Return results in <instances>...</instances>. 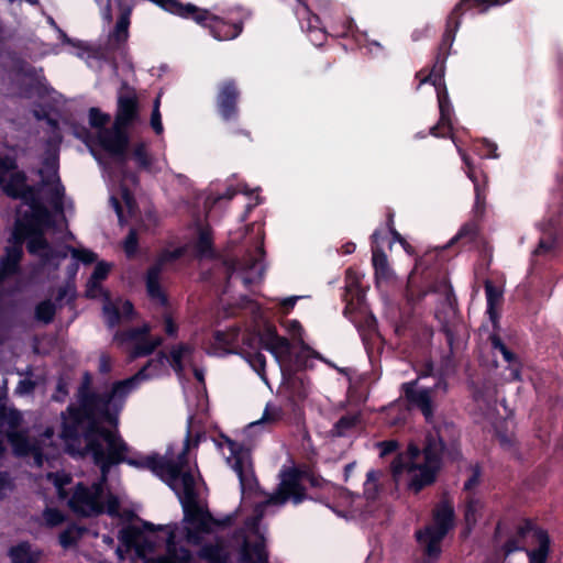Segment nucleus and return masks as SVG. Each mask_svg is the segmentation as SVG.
I'll return each instance as SVG.
<instances>
[{
  "label": "nucleus",
  "mask_w": 563,
  "mask_h": 563,
  "mask_svg": "<svg viewBox=\"0 0 563 563\" xmlns=\"http://www.w3.org/2000/svg\"><path fill=\"white\" fill-rule=\"evenodd\" d=\"M139 119V102L134 93L122 95L118 99L115 121L111 129L98 133L99 143L112 155H124L129 137L124 131Z\"/></svg>",
  "instance_id": "obj_7"
},
{
  "label": "nucleus",
  "mask_w": 563,
  "mask_h": 563,
  "mask_svg": "<svg viewBox=\"0 0 563 563\" xmlns=\"http://www.w3.org/2000/svg\"><path fill=\"white\" fill-rule=\"evenodd\" d=\"M178 526H167L166 553L157 558H146V550L139 543L137 536H131L130 531L120 532V540L128 547H135L144 563H198L197 558L185 547H179L176 542Z\"/></svg>",
  "instance_id": "obj_10"
},
{
  "label": "nucleus",
  "mask_w": 563,
  "mask_h": 563,
  "mask_svg": "<svg viewBox=\"0 0 563 563\" xmlns=\"http://www.w3.org/2000/svg\"><path fill=\"white\" fill-rule=\"evenodd\" d=\"M490 0H462L454 9V11L452 12V14L449 16V20H448V24L449 26L450 25H454V27H457L459 25V20L455 18V14L456 12H459L461 9L465 8V9H470V8H473V7H478V5H483V4H487L489 3Z\"/></svg>",
  "instance_id": "obj_38"
},
{
  "label": "nucleus",
  "mask_w": 563,
  "mask_h": 563,
  "mask_svg": "<svg viewBox=\"0 0 563 563\" xmlns=\"http://www.w3.org/2000/svg\"><path fill=\"white\" fill-rule=\"evenodd\" d=\"M424 82H431L437 90L438 102L440 109V121L437 126L431 129V134L439 136L440 133L437 131L440 129H446L450 131L451 125V106L448 98V92L443 87V68L442 66L435 67L428 76L420 79V85ZM445 132L441 133L444 136Z\"/></svg>",
  "instance_id": "obj_14"
},
{
  "label": "nucleus",
  "mask_w": 563,
  "mask_h": 563,
  "mask_svg": "<svg viewBox=\"0 0 563 563\" xmlns=\"http://www.w3.org/2000/svg\"><path fill=\"white\" fill-rule=\"evenodd\" d=\"M250 365L253 367V369L261 376V378L266 382L265 376V365L266 360L265 356L262 353H254L250 354L247 358Z\"/></svg>",
  "instance_id": "obj_40"
},
{
  "label": "nucleus",
  "mask_w": 563,
  "mask_h": 563,
  "mask_svg": "<svg viewBox=\"0 0 563 563\" xmlns=\"http://www.w3.org/2000/svg\"><path fill=\"white\" fill-rule=\"evenodd\" d=\"M159 106H161V96H157L154 101L153 112L151 115V126L155 131L156 134H162L164 131Z\"/></svg>",
  "instance_id": "obj_41"
},
{
  "label": "nucleus",
  "mask_w": 563,
  "mask_h": 563,
  "mask_svg": "<svg viewBox=\"0 0 563 563\" xmlns=\"http://www.w3.org/2000/svg\"><path fill=\"white\" fill-rule=\"evenodd\" d=\"M62 420L59 438L65 444V451L70 455H91L93 462L100 466L103 478L113 465L126 463L136 468L150 470L166 482L181 504L183 533L188 543L198 545L205 536L232 523V516L214 518L208 508L198 501L194 471L187 459L188 435L177 460H174V454L170 452L165 456L139 453L131 455L130 448L122 438L115 431L106 430L102 427L104 422L115 427L119 416L115 420L101 417L95 408L88 409L84 400L77 399V405H70L67 411L62 413Z\"/></svg>",
  "instance_id": "obj_1"
},
{
  "label": "nucleus",
  "mask_w": 563,
  "mask_h": 563,
  "mask_svg": "<svg viewBox=\"0 0 563 563\" xmlns=\"http://www.w3.org/2000/svg\"><path fill=\"white\" fill-rule=\"evenodd\" d=\"M13 563H35L40 558V552L33 551L29 543H21L10 551Z\"/></svg>",
  "instance_id": "obj_30"
},
{
  "label": "nucleus",
  "mask_w": 563,
  "mask_h": 563,
  "mask_svg": "<svg viewBox=\"0 0 563 563\" xmlns=\"http://www.w3.org/2000/svg\"><path fill=\"white\" fill-rule=\"evenodd\" d=\"M96 1L99 5H103V8L101 10V15L104 21L110 23L112 21V13H111L109 0H96Z\"/></svg>",
  "instance_id": "obj_55"
},
{
  "label": "nucleus",
  "mask_w": 563,
  "mask_h": 563,
  "mask_svg": "<svg viewBox=\"0 0 563 563\" xmlns=\"http://www.w3.org/2000/svg\"><path fill=\"white\" fill-rule=\"evenodd\" d=\"M196 364V351L186 343H180L170 349L169 365L174 372L181 378L187 368Z\"/></svg>",
  "instance_id": "obj_19"
},
{
  "label": "nucleus",
  "mask_w": 563,
  "mask_h": 563,
  "mask_svg": "<svg viewBox=\"0 0 563 563\" xmlns=\"http://www.w3.org/2000/svg\"><path fill=\"white\" fill-rule=\"evenodd\" d=\"M241 559L244 563H267V552L264 540L260 538L253 544L247 540L244 541L241 550Z\"/></svg>",
  "instance_id": "obj_25"
},
{
  "label": "nucleus",
  "mask_w": 563,
  "mask_h": 563,
  "mask_svg": "<svg viewBox=\"0 0 563 563\" xmlns=\"http://www.w3.org/2000/svg\"><path fill=\"white\" fill-rule=\"evenodd\" d=\"M377 446L380 450L379 455L382 457H384V456L390 454L391 452L396 451L398 443L394 440H389V441L379 442L377 444Z\"/></svg>",
  "instance_id": "obj_51"
},
{
  "label": "nucleus",
  "mask_w": 563,
  "mask_h": 563,
  "mask_svg": "<svg viewBox=\"0 0 563 563\" xmlns=\"http://www.w3.org/2000/svg\"><path fill=\"white\" fill-rule=\"evenodd\" d=\"M356 417L354 416H344L336 423L335 429L338 434H343L345 430L350 429L356 423Z\"/></svg>",
  "instance_id": "obj_48"
},
{
  "label": "nucleus",
  "mask_w": 563,
  "mask_h": 563,
  "mask_svg": "<svg viewBox=\"0 0 563 563\" xmlns=\"http://www.w3.org/2000/svg\"><path fill=\"white\" fill-rule=\"evenodd\" d=\"M110 121V115L97 108L89 110V123L95 128H103Z\"/></svg>",
  "instance_id": "obj_44"
},
{
  "label": "nucleus",
  "mask_w": 563,
  "mask_h": 563,
  "mask_svg": "<svg viewBox=\"0 0 563 563\" xmlns=\"http://www.w3.org/2000/svg\"><path fill=\"white\" fill-rule=\"evenodd\" d=\"M120 195H121V199L124 203V207L126 208L128 213L132 214L134 212V208H135V201H134L132 195L129 192L128 189H122Z\"/></svg>",
  "instance_id": "obj_52"
},
{
  "label": "nucleus",
  "mask_w": 563,
  "mask_h": 563,
  "mask_svg": "<svg viewBox=\"0 0 563 563\" xmlns=\"http://www.w3.org/2000/svg\"><path fill=\"white\" fill-rule=\"evenodd\" d=\"M196 251L200 256H209L212 254V239L209 228H201L199 230Z\"/></svg>",
  "instance_id": "obj_34"
},
{
  "label": "nucleus",
  "mask_w": 563,
  "mask_h": 563,
  "mask_svg": "<svg viewBox=\"0 0 563 563\" xmlns=\"http://www.w3.org/2000/svg\"><path fill=\"white\" fill-rule=\"evenodd\" d=\"M73 258L84 264H90L97 260V255L88 249L67 247Z\"/></svg>",
  "instance_id": "obj_39"
},
{
  "label": "nucleus",
  "mask_w": 563,
  "mask_h": 563,
  "mask_svg": "<svg viewBox=\"0 0 563 563\" xmlns=\"http://www.w3.org/2000/svg\"><path fill=\"white\" fill-rule=\"evenodd\" d=\"M114 341L129 353L132 358L150 355L163 342L161 336L150 335L148 325L117 333Z\"/></svg>",
  "instance_id": "obj_12"
},
{
  "label": "nucleus",
  "mask_w": 563,
  "mask_h": 563,
  "mask_svg": "<svg viewBox=\"0 0 563 563\" xmlns=\"http://www.w3.org/2000/svg\"><path fill=\"white\" fill-rule=\"evenodd\" d=\"M45 523L48 527H56L64 522L65 516L57 509L47 508L43 514Z\"/></svg>",
  "instance_id": "obj_45"
},
{
  "label": "nucleus",
  "mask_w": 563,
  "mask_h": 563,
  "mask_svg": "<svg viewBox=\"0 0 563 563\" xmlns=\"http://www.w3.org/2000/svg\"><path fill=\"white\" fill-rule=\"evenodd\" d=\"M111 357L107 354H102L99 358V371L103 374L109 373L111 369Z\"/></svg>",
  "instance_id": "obj_57"
},
{
  "label": "nucleus",
  "mask_w": 563,
  "mask_h": 563,
  "mask_svg": "<svg viewBox=\"0 0 563 563\" xmlns=\"http://www.w3.org/2000/svg\"><path fill=\"white\" fill-rule=\"evenodd\" d=\"M405 398L411 408L419 409L428 422L433 419L439 398L446 393V383L438 379L433 385H424L421 377L401 385Z\"/></svg>",
  "instance_id": "obj_9"
},
{
  "label": "nucleus",
  "mask_w": 563,
  "mask_h": 563,
  "mask_svg": "<svg viewBox=\"0 0 563 563\" xmlns=\"http://www.w3.org/2000/svg\"><path fill=\"white\" fill-rule=\"evenodd\" d=\"M478 483V475L477 474H474L465 484H464V487L465 489H471L472 487H474L475 485H477Z\"/></svg>",
  "instance_id": "obj_64"
},
{
  "label": "nucleus",
  "mask_w": 563,
  "mask_h": 563,
  "mask_svg": "<svg viewBox=\"0 0 563 563\" xmlns=\"http://www.w3.org/2000/svg\"><path fill=\"white\" fill-rule=\"evenodd\" d=\"M449 428L446 424L443 428H434L426 435L422 449L416 443H410L407 451L394 460L391 464L394 476H406L408 488L415 494L434 483L444 449L442 432Z\"/></svg>",
  "instance_id": "obj_3"
},
{
  "label": "nucleus",
  "mask_w": 563,
  "mask_h": 563,
  "mask_svg": "<svg viewBox=\"0 0 563 563\" xmlns=\"http://www.w3.org/2000/svg\"><path fill=\"white\" fill-rule=\"evenodd\" d=\"M164 331L168 336H176L178 327L169 314L164 316Z\"/></svg>",
  "instance_id": "obj_54"
},
{
  "label": "nucleus",
  "mask_w": 563,
  "mask_h": 563,
  "mask_svg": "<svg viewBox=\"0 0 563 563\" xmlns=\"http://www.w3.org/2000/svg\"><path fill=\"white\" fill-rule=\"evenodd\" d=\"M238 91L232 82H227L220 89L218 107L223 119L229 120L236 113Z\"/></svg>",
  "instance_id": "obj_22"
},
{
  "label": "nucleus",
  "mask_w": 563,
  "mask_h": 563,
  "mask_svg": "<svg viewBox=\"0 0 563 563\" xmlns=\"http://www.w3.org/2000/svg\"><path fill=\"white\" fill-rule=\"evenodd\" d=\"M47 479L54 484L58 497L65 499L67 496L65 486L70 483L71 477L66 473H48Z\"/></svg>",
  "instance_id": "obj_35"
},
{
  "label": "nucleus",
  "mask_w": 563,
  "mask_h": 563,
  "mask_svg": "<svg viewBox=\"0 0 563 563\" xmlns=\"http://www.w3.org/2000/svg\"><path fill=\"white\" fill-rule=\"evenodd\" d=\"M216 444L224 455L228 465L238 475L242 493L252 490L255 487L256 478L250 450L223 434L216 440Z\"/></svg>",
  "instance_id": "obj_8"
},
{
  "label": "nucleus",
  "mask_w": 563,
  "mask_h": 563,
  "mask_svg": "<svg viewBox=\"0 0 563 563\" xmlns=\"http://www.w3.org/2000/svg\"><path fill=\"white\" fill-rule=\"evenodd\" d=\"M214 338H216V341L223 345V346H227V345H230L232 343V338L231 335H227L225 333L223 332H217L214 334Z\"/></svg>",
  "instance_id": "obj_59"
},
{
  "label": "nucleus",
  "mask_w": 563,
  "mask_h": 563,
  "mask_svg": "<svg viewBox=\"0 0 563 563\" xmlns=\"http://www.w3.org/2000/svg\"><path fill=\"white\" fill-rule=\"evenodd\" d=\"M110 266L107 263L100 262L95 267V271L88 283L87 295L89 297H96L100 289V283L106 279L109 274Z\"/></svg>",
  "instance_id": "obj_31"
},
{
  "label": "nucleus",
  "mask_w": 563,
  "mask_h": 563,
  "mask_svg": "<svg viewBox=\"0 0 563 563\" xmlns=\"http://www.w3.org/2000/svg\"><path fill=\"white\" fill-rule=\"evenodd\" d=\"M521 549H522L521 545L517 541H514V540H510L505 544V551L507 554H509L514 551H517V550H521Z\"/></svg>",
  "instance_id": "obj_62"
},
{
  "label": "nucleus",
  "mask_w": 563,
  "mask_h": 563,
  "mask_svg": "<svg viewBox=\"0 0 563 563\" xmlns=\"http://www.w3.org/2000/svg\"><path fill=\"white\" fill-rule=\"evenodd\" d=\"M263 249L257 246L255 253L250 256L243 264L245 276L243 277L244 284L255 283L262 279L264 274V265L262 263Z\"/></svg>",
  "instance_id": "obj_24"
},
{
  "label": "nucleus",
  "mask_w": 563,
  "mask_h": 563,
  "mask_svg": "<svg viewBox=\"0 0 563 563\" xmlns=\"http://www.w3.org/2000/svg\"><path fill=\"white\" fill-rule=\"evenodd\" d=\"M123 249L128 256H132L135 254L137 250V238L136 232L134 230H131L128 236L125 238Z\"/></svg>",
  "instance_id": "obj_47"
},
{
  "label": "nucleus",
  "mask_w": 563,
  "mask_h": 563,
  "mask_svg": "<svg viewBox=\"0 0 563 563\" xmlns=\"http://www.w3.org/2000/svg\"><path fill=\"white\" fill-rule=\"evenodd\" d=\"M288 387L292 390L294 396L302 399L307 397L309 391V384L305 380L302 376H294L288 378L287 380Z\"/></svg>",
  "instance_id": "obj_36"
},
{
  "label": "nucleus",
  "mask_w": 563,
  "mask_h": 563,
  "mask_svg": "<svg viewBox=\"0 0 563 563\" xmlns=\"http://www.w3.org/2000/svg\"><path fill=\"white\" fill-rule=\"evenodd\" d=\"M133 155L137 164L146 169H150V158L147 155L146 146L145 144H139L134 151Z\"/></svg>",
  "instance_id": "obj_46"
},
{
  "label": "nucleus",
  "mask_w": 563,
  "mask_h": 563,
  "mask_svg": "<svg viewBox=\"0 0 563 563\" xmlns=\"http://www.w3.org/2000/svg\"><path fill=\"white\" fill-rule=\"evenodd\" d=\"M484 511V505L478 498H470L465 506V522L468 528L476 525L479 518H482Z\"/></svg>",
  "instance_id": "obj_32"
},
{
  "label": "nucleus",
  "mask_w": 563,
  "mask_h": 563,
  "mask_svg": "<svg viewBox=\"0 0 563 563\" xmlns=\"http://www.w3.org/2000/svg\"><path fill=\"white\" fill-rule=\"evenodd\" d=\"M288 499H291L295 504H299L303 499L299 477L294 471L285 472L282 475L277 493L272 495L271 498L262 505V507H266L268 505L282 506Z\"/></svg>",
  "instance_id": "obj_16"
},
{
  "label": "nucleus",
  "mask_w": 563,
  "mask_h": 563,
  "mask_svg": "<svg viewBox=\"0 0 563 563\" xmlns=\"http://www.w3.org/2000/svg\"><path fill=\"white\" fill-rule=\"evenodd\" d=\"M198 558L206 563H225L228 552L222 542L206 544L198 552Z\"/></svg>",
  "instance_id": "obj_27"
},
{
  "label": "nucleus",
  "mask_w": 563,
  "mask_h": 563,
  "mask_svg": "<svg viewBox=\"0 0 563 563\" xmlns=\"http://www.w3.org/2000/svg\"><path fill=\"white\" fill-rule=\"evenodd\" d=\"M101 473V478L98 483L87 485L78 483L68 499L69 508L77 515L84 517L97 516L107 512L110 516L119 514V499L104 490V482Z\"/></svg>",
  "instance_id": "obj_6"
},
{
  "label": "nucleus",
  "mask_w": 563,
  "mask_h": 563,
  "mask_svg": "<svg viewBox=\"0 0 563 563\" xmlns=\"http://www.w3.org/2000/svg\"><path fill=\"white\" fill-rule=\"evenodd\" d=\"M298 299H299L298 296L285 298L282 301V306L287 307V308H292Z\"/></svg>",
  "instance_id": "obj_63"
},
{
  "label": "nucleus",
  "mask_w": 563,
  "mask_h": 563,
  "mask_svg": "<svg viewBox=\"0 0 563 563\" xmlns=\"http://www.w3.org/2000/svg\"><path fill=\"white\" fill-rule=\"evenodd\" d=\"M518 536L526 538L531 536L538 543L536 550L527 551L530 563H545L549 553V537L545 531L534 528L531 523L527 522L519 527Z\"/></svg>",
  "instance_id": "obj_18"
},
{
  "label": "nucleus",
  "mask_w": 563,
  "mask_h": 563,
  "mask_svg": "<svg viewBox=\"0 0 563 563\" xmlns=\"http://www.w3.org/2000/svg\"><path fill=\"white\" fill-rule=\"evenodd\" d=\"M459 152L461 153L462 158H463V161L465 162V164L467 166V176L474 183V186H475L476 209L477 210L478 209H483L484 208L483 205H484L485 197L482 196L479 186H478V184L474 179V174H473V169H472L471 163H470L468 158L466 157V155L461 150H459Z\"/></svg>",
  "instance_id": "obj_42"
},
{
  "label": "nucleus",
  "mask_w": 563,
  "mask_h": 563,
  "mask_svg": "<svg viewBox=\"0 0 563 563\" xmlns=\"http://www.w3.org/2000/svg\"><path fill=\"white\" fill-rule=\"evenodd\" d=\"M380 472L371 470L367 472L364 483V495L367 499H375L379 492Z\"/></svg>",
  "instance_id": "obj_33"
},
{
  "label": "nucleus",
  "mask_w": 563,
  "mask_h": 563,
  "mask_svg": "<svg viewBox=\"0 0 563 563\" xmlns=\"http://www.w3.org/2000/svg\"><path fill=\"white\" fill-rule=\"evenodd\" d=\"M11 489V481L7 473H0V498Z\"/></svg>",
  "instance_id": "obj_56"
},
{
  "label": "nucleus",
  "mask_w": 563,
  "mask_h": 563,
  "mask_svg": "<svg viewBox=\"0 0 563 563\" xmlns=\"http://www.w3.org/2000/svg\"><path fill=\"white\" fill-rule=\"evenodd\" d=\"M286 330L294 336L301 340L302 327L297 320H287L284 323Z\"/></svg>",
  "instance_id": "obj_50"
},
{
  "label": "nucleus",
  "mask_w": 563,
  "mask_h": 563,
  "mask_svg": "<svg viewBox=\"0 0 563 563\" xmlns=\"http://www.w3.org/2000/svg\"><path fill=\"white\" fill-rule=\"evenodd\" d=\"M166 363H169V357L159 353L135 375L113 383L109 389L101 394L89 393V377L87 376L86 382L78 390L77 399L84 400L86 408H95L99 416L115 420V417L122 411L128 396L141 382L161 376L166 371Z\"/></svg>",
  "instance_id": "obj_4"
},
{
  "label": "nucleus",
  "mask_w": 563,
  "mask_h": 563,
  "mask_svg": "<svg viewBox=\"0 0 563 563\" xmlns=\"http://www.w3.org/2000/svg\"><path fill=\"white\" fill-rule=\"evenodd\" d=\"M372 261L377 285L390 283L395 279V273L388 264L387 255L377 246L373 247Z\"/></svg>",
  "instance_id": "obj_23"
},
{
  "label": "nucleus",
  "mask_w": 563,
  "mask_h": 563,
  "mask_svg": "<svg viewBox=\"0 0 563 563\" xmlns=\"http://www.w3.org/2000/svg\"><path fill=\"white\" fill-rule=\"evenodd\" d=\"M261 344L273 354L280 367L283 376L286 377V374L291 371V345L289 341L286 338L279 336L275 329L267 328L261 335Z\"/></svg>",
  "instance_id": "obj_15"
},
{
  "label": "nucleus",
  "mask_w": 563,
  "mask_h": 563,
  "mask_svg": "<svg viewBox=\"0 0 563 563\" xmlns=\"http://www.w3.org/2000/svg\"><path fill=\"white\" fill-rule=\"evenodd\" d=\"M197 11L202 12L206 15L203 16V20L196 22L208 26L216 40H233L242 32V25L240 23H227L222 19L211 14L209 11L199 9L198 7Z\"/></svg>",
  "instance_id": "obj_17"
},
{
  "label": "nucleus",
  "mask_w": 563,
  "mask_h": 563,
  "mask_svg": "<svg viewBox=\"0 0 563 563\" xmlns=\"http://www.w3.org/2000/svg\"><path fill=\"white\" fill-rule=\"evenodd\" d=\"M42 180L36 188L26 185V176L16 170V162L10 156H0V186L5 195L20 198L22 205L12 232V245L0 262V283L16 272L22 256V243L27 251L41 258L44 265L57 267L67 257L66 251H55L44 239V233L54 227V214L64 218L65 188L57 174V158L53 156L40 170Z\"/></svg>",
  "instance_id": "obj_2"
},
{
  "label": "nucleus",
  "mask_w": 563,
  "mask_h": 563,
  "mask_svg": "<svg viewBox=\"0 0 563 563\" xmlns=\"http://www.w3.org/2000/svg\"><path fill=\"white\" fill-rule=\"evenodd\" d=\"M183 255V249L163 251L156 262L150 267L146 275V289L151 299L157 301L161 306L167 302L166 296L159 286L161 273L167 268L175 260Z\"/></svg>",
  "instance_id": "obj_13"
},
{
  "label": "nucleus",
  "mask_w": 563,
  "mask_h": 563,
  "mask_svg": "<svg viewBox=\"0 0 563 563\" xmlns=\"http://www.w3.org/2000/svg\"><path fill=\"white\" fill-rule=\"evenodd\" d=\"M485 294L487 300V313L493 321L497 318V309L501 305L504 291L492 282H485Z\"/></svg>",
  "instance_id": "obj_29"
},
{
  "label": "nucleus",
  "mask_w": 563,
  "mask_h": 563,
  "mask_svg": "<svg viewBox=\"0 0 563 563\" xmlns=\"http://www.w3.org/2000/svg\"><path fill=\"white\" fill-rule=\"evenodd\" d=\"M490 341L494 350L500 352L504 360L509 364L510 378L515 380L520 379V366L516 355L506 347L497 335H492Z\"/></svg>",
  "instance_id": "obj_28"
},
{
  "label": "nucleus",
  "mask_w": 563,
  "mask_h": 563,
  "mask_svg": "<svg viewBox=\"0 0 563 563\" xmlns=\"http://www.w3.org/2000/svg\"><path fill=\"white\" fill-rule=\"evenodd\" d=\"M454 522L453 507L443 501L439 504L433 511V522L423 531L417 532L419 543L424 548L430 558H435L440 553V542L452 529Z\"/></svg>",
  "instance_id": "obj_11"
},
{
  "label": "nucleus",
  "mask_w": 563,
  "mask_h": 563,
  "mask_svg": "<svg viewBox=\"0 0 563 563\" xmlns=\"http://www.w3.org/2000/svg\"><path fill=\"white\" fill-rule=\"evenodd\" d=\"M466 235H470L471 238H473L475 235V227L473 224H467L465 227H463L459 234L456 235V239H462Z\"/></svg>",
  "instance_id": "obj_60"
},
{
  "label": "nucleus",
  "mask_w": 563,
  "mask_h": 563,
  "mask_svg": "<svg viewBox=\"0 0 563 563\" xmlns=\"http://www.w3.org/2000/svg\"><path fill=\"white\" fill-rule=\"evenodd\" d=\"M55 314V306L51 301H43L36 306L35 316L36 319L43 321L44 323H48L53 320Z\"/></svg>",
  "instance_id": "obj_37"
},
{
  "label": "nucleus",
  "mask_w": 563,
  "mask_h": 563,
  "mask_svg": "<svg viewBox=\"0 0 563 563\" xmlns=\"http://www.w3.org/2000/svg\"><path fill=\"white\" fill-rule=\"evenodd\" d=\"M33 389V384L29 380L21 382L19 386L16 387V393L19 394H26L30 393Z\"/></svg>",
  "instance_id": "obj_61"
},
{
  "label": "nucleus",
  "mask_w": 563,
  "mask_h": 563,
  "mask_svg": "<svg viewBox=\"0 0 563 563\" xmlns=\"http://www.w3.org/2000/svg\"><path fill=\"white\" fill-rule=\"evenodd\" d=\"M110 203H111V206L113 207V209L115 210L117 216H118V218H119V221H120V222H123V220H124V214H123V208H122V206H121L120 200H119L114 195H111V197H110Z\"/></svg>",
  "instance_id": "obj_58"
},
{
  "label": "nucleus",
  "mask_w": 563,
  "mask_h": 563,
  "mask_svg": "<svg viewBox=\"0 0 563 563\" xmlns=\"http://www.w3.org/2000/svg\"><path fill=\"white\" fill-rule=\"evenodd\" d=\"M21 420L20 411L12 408H0V456L4 452L3 437L5 435L16 455L31 454L34 464L42 466L44 460L49 461L58 454V448L53 442L54 431L48 428L40 442L30 443L24 433L16 432Z\"/></svg>",
  "instance_id": "obj_5"
},
{
  "label": "nucleus",
  "mask_w": 563,
  "mask_h": 563,
  "mask_svg": "<svg viewBox=\"0 0 563 563\" xmlns=\"http://www.w3.org/2000/svg\"><path fill=\"white\" fill-rule=\"evenodd\" d=\"M133 313V306L128 300L117 299L111 301L106 298L103 314L109 327H114L121 318H130Z\"/></svg>",
  "instance_id": "obj_21"
},
{
  "label": "nucleus",
  "mask_w": 563,
  "mask_h": 563,
  "mask_svg": "<svg viewBox=\"0 0 563 563\" xmlns=\"http://www.w3.org/2000/svg\"><path fill=\"white\" fill-rule=\"evenodd\" d=\"M554 247V239L550 234L549 238H543L540 240L538 247L534 253L538 255L545 254L550 252Z\"/></svg>",
  "instance_id": "obj_49"
},
{
  "label": "nucleus",
  "mask_w": 563,
  "mask_h": 563,
  "mask_svg": "<svg viewBox=\"0 0 563 563\" xmlns=\"http://www.w3.org/2000/svg\"><path fill=\"white\" fill-rule=\"evenodd\" d=\"M283 416H284L283 409L279 406L274 405V404H267L262 418L257 421L251 422L245 428L244 433L246 435H251L264 424L272 426V424L280 421Z\"/></svg>",
  "instance_id": "obj_26"
},
{
  "label": "nucleus",
  "mask_w": 563,
  "mask_h": 563,
  "mask_svg": "<svg viewBox=\"0 0 563 563\" xmlns=\"http://www.w3.org/2000/svg\"><path fill=\"white\" fill-rule=\"evenodd\" d=\"M131 9L123 8L120 16L115 23V26L108 36L109 49L117 51L124 48L129 38V26H130Z\"/></svg>",
  "instance_id": "obj_20"
},
{
  "label": "nucleus",
  "mask_w": 563,
  "mask_h": 563,
  "mask_svg": "<svg viewBox=\"0 0 563 563\" xmlns=\"http://www.w3.org/2000/svg\"><path fill=\"white\" fill-rule=\"evenodd\" d=\"M75 529L68 528L67 530L63 531L59 536V542L63 548H68L75 542L74 537Z\"/></svg>",
  "instance_id": "obj_53"
},
{
  "label": "nucleus",
  "mask_w": 563,
  "mask_h": 563,
  "mask_svg": "<svg viewBox=\"0 0 563 563\" xmlns=\"http://www.w3.org/2000/svg\"><path fill=\"white\" fill-rule=\"evenodd\" d=\"M318 22H319L318 16L313 15L312 18L309 19V26H308L310 41L316 45H320L325 37L324 32L314 25V23H318Z\"/></svg>",
  "instance_id": "obj_43"
}]
</instances>
